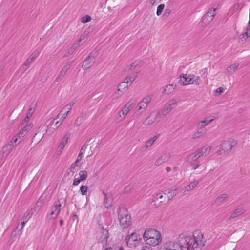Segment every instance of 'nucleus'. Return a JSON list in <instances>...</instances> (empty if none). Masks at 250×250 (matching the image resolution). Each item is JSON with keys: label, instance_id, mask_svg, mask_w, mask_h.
<instances>
[{"label": "nucleus", "instance_id": "bb28decb", "mask_svg": "<svg viewBox=\"0 0 250 250\" xmlns=\"http://www.w3.org/2000/svg\"><path fill=\"white\" fill-rule=\"evenodd\" d=\"M160 134H158L153 136L152 138L148 140L146 144V148H147L151 146L154 142L157 140V139L159 137Z\"/></svg>", "mask_w": 250, "mask_h": 250}, {"label": "nucleus", "instance_id": "ea45409f", "mask_svg": "<svg viewBox=\"0 0 250 250\" xmlns=\"http://www.w3.org/2000/svg\"><path fill=\"white\" fill-rule=\"evenodd\" d=\"M141 63V62L140 60H136L133 63H132L130 65V68H129V70H132V69L136 68L138 65Z\"/></svg>", "mask_w": 250, "mask_h": 250}, {"label": "nucleus", "instance_id": "0e129e2a", "mask_svg": "<svg viewBox=\"0 0 250 250\" xmlns=\"http://www.w3.org/2000/svg\"><path fill=\"white\" fill-rule=\"evenodd\" d=\"M200 166V164L198 163L196 164H192L191 166L193 169H197Z\"/></svg>", "mask_w": 250, "mask_h": 250}, {"label": "nucleus", "instance_id": "603ef678", "mask_svg": "<svg viewBox=\"0 0 250 250\" xmlns=\"http://www.w3.org/2000/svg\"><path fill=\"white\" fill-rule=\"evenodd\" d=\"M82 159V155L81 154H79L75 163L78 165H81L82 164L81 163V161Z\"/></svg>", "mask_w": 250, "mask_h": 250}, {"label": "nucleus", "instance_id": "f8f14e48", "mask_svg": "<svg viewBox=\"0 0 250 250\" xmlns=\"http://www.w3.org/2000/svg\"><path fill=\"white\" fill-rule=\"evenodd\" d=\"M162 241L161 234L156 237H153L149 238L145 242L149 246H156L158 245Z\"/></svg>", "mask_w": 250, "mask_h": 250}, {"label": "nucleus", "instance_id": "58836bf2", "mask_svg": "<svg viewBox=\"0 0 250 250\" xmlns=\"http://www.w3.org/2000/svg\"><path fill=\"white\" fill-rule=\"evenodd\" d=\"M91 20V18L89 15L83 16L81 18V22L83 23H86L89 22Z\"/></svg>", "mask_w": 250, "mask_h": 250}, {"label": "nucleus", "instance_id": "b1692460", "mask_svg": "<svg viewBox=\"0 0 250 250\" xmlns=\"http://www.w3.org/2000/svg\"><path fill=\"white\" fill-rule=\"evenodd\" d=\"M199 158L196 152H194L188 155L186 158V162L188 163H191L193 162L196 161Z\"/></svg>", "mask_w": 250, "mask_h": 250}, {"label": "nucleus", "instance_id": "680f3d73", "mask_svg": "<svg viewBox=\"0 0 250 250\" xmlns=\"http://www.w3.org/2000/svg\"><path fill=\"white\" fill-rule=\"evenodd\" d=\"M159 1V0H149V2L151 5H154L157 4Z\"/></svg>", "mask_w": 250, "mask_h": 250}, {"label": "nucleus", "instance_id": "7c9ffc66", "mask_svg": "<svg viewBox=\"0 0 250 250\" xmlns=\"http://www.w3.org/2000/svg\"><path fill=\"white\" fill-rule=\"evenodd\" d=\"M80 166H81V165L74 163L70 166L69 170L71 172H72L73 174H74L78 170V169H79L78 167H80Z\"/></svg>", "mask_w": 250, "mask_h": 250}, {"label": "nucleus", "instance_id": "864d4df0", "mask_svg": "<svg viewBox=\"0 0 250 250\" xmlns=\"http://www.w3.org/2000/svg\"><path fill=\"white\" fill-rule=\"evenodd\" d=\"M29 115H27L26 117L23 121L22 123L21 124V126H25V125H27V124L28 122Z\"/></svg>", "mask_w": 250, "mask_h": 250}, {"label": "nucleus", "instance_id": "5fc2aeb1", "mask_svg": "<svg viewBox=\"0 0 250 250\" xmlns=\"http://www.w3.org/2000/svg\"><path fill=\"white\" fill-rule=\"evenodd\" d=\"M124 118L125 117H123V116L122 114L121 111L118 113V115L116 116V119L118 120H119V121H121L123 120Z\"/></svg>", "mask_w": 250, "mask_h": 250}, {"label": "nucleus", "instance_id": "c85d7f7f", "mask_svg": "<svg viewBox=\"0 0 250 250\" xmlns=\"http://www.w3.org/2000/svg\"><path fill=\"white\" fill-rule=\"evenodd\" d=\"M198 184L197 181H194L192 182L190 184L187 186L185 188V190L189 191L193 189Z\"/></svg>", "mask_w": 250, "mask_h": 250}, {"label": "nucleus", "instance_id": "79ce46f5", "mask_svg": "<svg viewBox=\"0 0 250 250\" xmlns=\"http://www.w3.org/2000/svg\"><path fill=\"white\" fill-rule=\"evenodd\" d=\"M13 144L14 143L12 142V141L11 140V141H10L8 144L4 146V148H6L7 149H8L10 152L11 151L14 146Z\"/></svg>", "mask_w": 250, "mask_h": 250}, {"label": "nucleus", "instance_id": "aec40b11", "mask_svg": "<svg viewBox=\"0 0 250 250\" xmlns=\"http://www.w3.org/2000/svg\"><path fill=\"white\" fill-rule=\"evenodd\" d=\"M103 194L104 196V207L106 208H108L111 207L112 205V199L109 194L105 193L104 192H103Z\"/></svg>", "mask_w": 250, "mask_h": 250}, {"label": "nucleus", "instance_id": "774afa93", "mask_svg": "<svg viewBox=\"0 0 250 250\" xmlns=\"http://www.w3.org/2000/svg\"><path fill=\"white\" fill-rule=\"evenodd\" d=\"M32 109H30L29 110L28 113H27V115H29V117H30L32 115V112H31Z\"/></svg>", "mask_w": 250, "mask_h": 250}, {"label": "nucleus", "instance_id": "7ed1b4c3", "mask_svg": "<svg viewBox=\"0 0 250 250\" xmlns=\"http://www.w3.org/2000/svg\"><path fill=\"white\" fill-rule=\"evenodd\" d=\"M137 73V72H136L131 74L129 76L126 77L124 82H121L119 84L117 92L115 93L117 97L122 96L127 90L128 85L131 84L132 82L136 79Z\"/></svg>", "mask_w": 250, "mask_h": 250}, {"label": "nucleus", "instance_id": "423d86ee", "mask_svg": "<svg viewBox=\"0 0 250 250\" xmlns=\"http://www.w3.org/2000/svg\"><path fill=\"white\" fill-rule=\"evenodd\" d=\"M161 235V233L157 230L152 229L148 228L144 232L143 237L144 241H146L149 238L153 237H156Z\"/></svg>", "mask_w": 250, "mask_h": 250}, {"label": "nucleus", "instance_id": "338daca9", "mask_svg": "<svg viewBox=\"0 0 250 250\" xmlns=\"http://www.w3.org/2000/svg\"><path fill=\"white\" fill-rule=\"evenodd\" d=\"M36 205L38 207H41L42 205V202L40 200H38L37 202Z\"/></svg>", "mask_w": 250, "mask_h": 250}, {"label": "nucleus", "instance_id": "6e6552de", "mask_svg": "<svg viewBox=\"0 0 250 250\" xmlns=\"http://www.w3.org/2000/svg\"><path fill=\"white\" fill-rule=\"evenodd\" d=\"M135 104V101L134 99H130L121 110L122 114L123 117H125L129 112L132 109Z\"/></svg>", "mask_w": 250, "mask_h": 250}, {"label": "nucleus", "instance_id": "412c9836", "mask_svg": "<svg viewBox=\"0 0 250 250\" xmlns=\"http://www.w3.org/2000/svg\"><path fill=\"white\" fill-rule=\"evenodd\" d=\"M21 127V128L20 129L19 133L17 134L18 136L21 138H23L31 128V126L30 125H25V126H22Z\"/></svg>", "mask_w": 250, "mask_h": 250}, {"label": "nucleus", "instance_id": "c9c22d12", "mask_svg": "<svg viewBox=\"0 0 250 250\" xmlns=\"http://www.w3.org/2000/svg\"><path fill=\"white\" fill-rule=\"evenodd\" d=\"M165 7L164 4H161L157 6L156 14L157 16H159L161 14Z\"/></svg>", "mask_w": 250, "mask_h": 250}, {"label": "nucleus", "instance_id": "3c124183", "mask_svg": "<svg viewBox=\"0 0 250 250\" xmlns=\"http://www.w3.org/2000/svg\"><path fill=\"white\" fill-rule=\"evenodd\" d=\"M215 92L216 96H219L224 92V89L222 87H220L216 89Z\"/></svg>", "mask_w": 250, "mask_h": 250}, {"label": "nucleus", "instance_id": "dca6fc26", "mask_svg": "<svg viewBox=\"0 0 250 250\" xmlns=\"http://www.w3.org/2000/svg\"><path fill=\"white\" fill-rule=\"evenodd\" d=\"M94 61V57L91 55H89L83 62L82 68L83 70H86L90 67Z\"/></svg>", "mask_w": 250, "mask_h": 250}, {"label": "nucleus", "instance_id": "bf43d9fd", "mask_svg": "<svg viewBox=\"0 0 250 250\" xmlns=\"http://www.w3.org/2000/svg\"><path fill=\"white\" fill-rule=\"evenodd\" d=\"M19 139H21V138L19 136H18V135L17 134L12 138L11 141L14 143H16Z\"/></svg>", "mask_w": 250, "mask_h": 250}, {"label": "nucleus", "instance_id": "4468645a", "mask_svg": "<svg viewBox=\"0 0 250 250\" xmlns=\"http://www.w3.org/2000/svg\"><path fill=\"white\" fill-rule=\"evenodd\" d=\"M70 136V134L69 133H67L63 137V139L59 145L58 148H57V151L60 154L62 153L63 149L65 147V145L67 144L68 139L69 138Z\"/></svg>", "mask_w": 250, "mask_h": 250}, {"label": "nucleus", "instance_id": "f3484780", "mask_svg": "<svg viewBox=\"0 0 250 250\" xmlns=\"http://www.w3.org/2000/svg\"><path fill=\"white\" fill-rule=\"evenodd\" d=\"M170 157V156L169 153H166L164 154L155 161V165L157 166L161 165L163 163L167 162L169 159Z\"/></svg>", "mask_w": 250, "mask_h": 250}, {"label": "nucleus", "instance_id": "4c0bfd02", "mask_svg": "<svg viewBox=\"0 0 250 250\" xmlns=\"http://www.w3.org/2000/svg\"><path fill=\"white\" fill-rule=\"evenodd\" d=\"M243 212V210L241 208H238V209H236L234 212L232 214V215H231V218H233V217H235L236 216H238V215H240L241 214H242Z\"/></svg>", "mask_w": 250, "mask_h": 250}, {"label": "nucleus", "instance_id": "c03bdc74", "mask_svg": "<svg viewBox=\"0 0 250 250\" xmlns=\"http://www.w3.org/2000/svg\"><path fill=\"white\" fill-rule=\"evenodd\" d=\"M75 50V49L74 48V47H73L72 46L70 48H69L67 52H66V53L63 56V58H65V57H68L69 55L72 54L73 52Z\"/></svg>", "mask_w": 250, "mask_h": 250}, {"label": "nucleus", "instance_id": "ddd939ff", "mask_svg": "<svg viewBox=\"0 0 250 250\" xmlns=\"http://www.w3.org/2000/svg\"><path fill=\"white\" fill-rule=\"evenodd\" d=\"M211 147L209 146H205L203 147L198 149L196 152L200 158L204 155L208 154L211 150Z\"/></svg>", "mask_w": 250, "mask_h": 250}, {"label": "nucleus", "instance_id": "0eeeda50", "mask_svg": "<svg viewBox=\"0 0 250 250\" xmlns=\"http://www.w3.org/2000/svg\"><path fill=\"white\" fill-rule=\"evenodd\" d=\"M237 143V141L234 139L224 141L221 146V149L224 152H229Z\"/></svg>", "mask_w": 250, "mask_h": 250}, {"label": "nucleus", "instance_id": "09e8293b", "mask_svg": "<svg viewBox=\"0 0 250 250\" xmlns=\"http://www.w3.org/2000/svg\"><path fill=\"white\" fill-rule=\"evenodd\" d=\"M203 134V133L202 131L198 130L194 133V134L193 135V138L195 139L199 138L200 136H201Z\"/></svg>", "mask_w": 250, "mask_h": 250}, {"label": "nucleus", "instance_id": "72a5a7b5", "mask_svg": "<svg viewBox=\"0 0 250 250\" xmlns=\"http://www.w3.org/2000/svg\"><path fill=\"white\" fill-rule=\"evenodd\" d=\"M79 175L80 176V179L82 181H84L87 177V172L85 170H81L79 172Z\"/></svg>", "mask_w": 250, "mask_h": 250}, {"label": "nucleus", "instance_id": "4d7b16f0", "mask_svg": "<svg viewBox=\"0 0 250 250\" xmlns=\"http://www.w3.org/2000/svg\"><path fill=\"white\" fill-rule=\"evenodd\" d=\"M86 149V146H85V145L83 146L82 148H81V149L80 150L79 154H81L82 155L84 154V153H85Z\"/></svg>", "mask_w": 250, "mask_h": 250}, {"label": "nucleus", "instance_id": "c756f323", "mask_svg": "<svg viewBox=\"0 0 250 250\" xmlns=\"http://www.w3.org/2000/svg\"><path fill=\"white\" fill-rule=\"evenodd\" d=\"M239 66V63H234L229 67H228L227 69V71L228 73H229L230 74L233 73L235 72V71L237 69L238 67Z\"/></svg>", "mask_w": 250, "mask_h": 250}, {"label": "nucleus", "instance_id": "de8ad7c7", "mask_svg": "<svg viewBox=\"0 0 250 250\" xmlns=\"http://www.w3.org/2000/svg\"><path fill=\"white\" fill-rule=\"evenodd\" d=\"M31 211L30 210H27L25 213L24 214L23 216H22L21 218V220H24L25 219H27L28 218H30L31 217Z\"/></svg>", "mask_w": 250, "mask_h": 250}, {"label": "nucleus", "instance_id": "e433bc0d", "mask_svg": "<svg viewBox=\"0 0 250 250\" xmlns=\"http://www.w3.org/2000/svg\"><path fill=\"white\" fill-rule=\"evenodd\" d=\"M68 113H65V112H62V110L60 111V112L58 115L57 118H59L60 120L63 121V120L66 117Z\"/></svg>", "mask_w": 250, "mask_h": 250}, {"label": "nucleus", "instance_id": "1a4fd4ad", "mask_svg": "<svg viewBox=\"0 0 250 250\" xmlns=\"http://www.w3.org/2000/svg\"><path fill=\"white\" fill-rule=\"evenodd\" d=\"M159 112L153 111H152L149 116L147 117L146 120L144 121L143 124L146 125H149L154 123L158 118L159 116Z\"/></svg>", "mask_w": 250, "mask_h": 250}, {"label": "nucleus", "instance_id": "6e6d98bb", "mask_svg": "<svg viewBox=\"0 0 250 250\" xmlns=\"http://www.w3.org/2000/svg\"><path fill=\"white\" fill-rule=\"evenodd\" d=\"M82 180L80 179H78V178H75L73 180V185L74 186H77L79 185V184L80 183V182Z\"/></svg>", "mask_w": 250, "mask_h": 250}, {"label": "nucleus", "instance_id": "20e7f679", "mask_svg": "<svg viewBox=\"0 0 250 250\" xmlns=\"http://www.w3.org/2000/svg\"><path fill=\"white\" fill-rule=\"evenodd\" d=\"M152 98V95H148L143 98L140 101L134 108L135 112L143 113L147 108L148 105L150 103Z\"/></svg>", "mask_w": 250, "mask_h": 250}, {"label": "nucleus", "instance_id": "473e14b6", "mask_svg": "<svg viewBox=\"0 0 250 250\" xmlns=\"http://www.w3.org/2000/svg\"><path fill=\"white\" fill-rule=\"evenodd\" d=\"M85 37L84 35H81L79 39L76 41L74 44L72 46L75 49L79 47L82 43V42L84 40Z\"/></svg>", "mask_w": 250, "mask_h": 250}, {"label": "nucleus", "instance_id": "6ab92c4d", "mask_svg": "<svg viewBox=\"0 0 250 250\" xmlns=\"http://www.w3.org/2000/svg\"><path fill=\"white\" fill-rule=\"evenodd\" d=\"M178 238L175 241H168L164 245L166 250H173L175 248H178Z\"/></svg>", "mask_w": 250, "mask_h": 250}, {"label": "nucleus", "instance_id": "f257e3e1", "mask_svg": "<svg viewBox=\"0 0 250 250\" xmlns=\"http://www.w3.org/2000/svg\"><path fill=\"white\" fill-rule=\"evenodd\" d=\"M202 238L203 235L201 232L196 231L192 236H179L178 238V242H180L179 245L184 247L187 250H194L199 246H204L202 241Z\"/></svg>", "mask_w": 250, "mask_h": 250}, {"label": "nucleus", "instance_id": "2eb2a0df", "mask_svg": "<svg viewBox=\"0 0 250 250\" xmlns=\"http://www.w3.org/2000/svg\"><path fill=\"white\" fill-rule=\"evenodd\" d=\"M215 119V117L214 116H210L207 117L205 118L204 120L201 121L198 124V128H203L206 125H207L208 124H209L210 122L213 121Z\"/></svg>", "mask_w": 250, "mask_h": 250}, {"label": "nucleus", "instance_id": "a878e982", "mask_svg": "<svg viewBox=\"0 0 250 250\" xmlns=\"http://www.w3.org/2000/svg\"><path fill=\"white\" fill-rule=\"evenodd\" d=\"M216 8H212L211 9H209L208 11L207 12L206 15L204 16V20L207 17H208L210 18V19L209 20V21H211L213 20V18L215 15V11H216Z\"/></svg>", "mask_w": 250, "mask_h": 250}, {"label": "nucleus", "instance_id": "2f4dec72", "mask_svg": "<svg viewBox=\"0 0 250 250\" xmlns=\"http://www.w3.org/2000/svg\"><path fill=\"white\" fill-rule=\"evenodd\" d=\"M74 104V103L73 102L69 103L62 109V112L64 111L65 113H67L68 114L69 111L72 109V107L73 106Z\"/></svg>", "mask_w": 250, "mask_h": 250}, {"label": "nucleus", "instance_id": "9d476101", "mask_svg": "<svg viewBox=\"0 0 250 250\" xmlns=\"http://www.w3.org/2000/svg\"><path fill=\"white\" fill-rule=\"evenodd\" d=\"M62 205L58 204L52 207L49 216L52 219H56L61 210Z\"/></svg>", "mask_w": 250, "mask_h": 250}, {"label": "nucleus", "instance_id": "4be33fe9", "mask_svg": "<svg viewBox=\"0 0 250 250\" xmlns=\"http://www.w3.org/2000/svg\"><path fill=\"white\" fill-rule=\"evenodd\" d=\"M189 77L188 82H190L189 84H199V82L201 81L200 77L194 75L188 74Z\"/></svg>", "mask_w": 250, "mask_h": 250}, {"label": "nucleus", "instance_id": "5701e85b", "mask_svg": "<svg viewBox=\"0 0 250 250\" xmlns=\"http://www.w3.org/2000/svg\"><path fill=\"white\" fill-rule=\"evenodd\" d=\"M108 237V231L106 229H103L102 235L101 236V238L102 239V240H101V242L103 244L104 246H107Z\"/></svg>", "mask_w": 250, "mask_h": 250}, {"label": "nucleus", "instance_id": "37998d69", "mask_svg": "<svg viewBox=\"0 0 250 250\" xmlns=\"http://www.w3.org/2000/svg\"><path fill=\"white\" fill-rule=\"evenodd\" d=\"M83 122V117H78L76 119V120L75 121V123H74V125L76 126H78L82 124Z\"/></svg>", "mask_w": 250, "mask_h": 250}, {"label": "nucleus", "instance_id": "8fccbe9b", "mask_svg": "<svg viewBox=\"0 0 250 250\" xmlns=\"http://www.w3.org/2000/svg\"><path fill=\"white\" fill-rule=\"evenodd\" d=\"M40 52L38 50H35L34 51L30 57L33 58L34 60L36 59V58L39 55Z\"/></svg>", "mask_w": 250, "mask_h": 250}, {"label": "nucleus", "instance_id": "cd10ccee", "mask_svg": "<svg viewBox=\"0 0 250 250\" xmlns=\"http://www.w3.org/2000/svg\"><path fill=\"white\" fill-rule=\"evenodd\" d=\"M175 88L173 84L167 85L163 90V93L168 94L172 93Z\"/></svg>", "mask_w": 250, "mask_h": 250}, {"label": "nucleus", "instance_id": "13d9d810", "mask_svg": "<svg viewBox=\"0 0 250 250\" xmlns=\"http://www.w3.org/2000/svg\"><path fill=\"white\" fill-rule=\"evenodd\" d=\"M178 242L177 243V244L178 245V248H175V249L173 250H185V247H182L181 245H179L180 242Z\"/></svg>", "mask_w": 250, "mask_h": 250}, {"label": "nucleus", "instance_id": "49530a36", "mask_svg": "<svg viewBox=\"0 0 250 250\" xmlns=\"http://www.w3.org/2000/svg\"><path fill=\"white\" fill-rule=\"evenodd\" d=\"M35 60L32 58L30 56L27 59L26 62H24L23 66H28L31 63L33 62Z\"/></svg>", "mask_w": 250, "mask_h": 250}, {"label": "nucleus", "instance_id": "f03ea898", "mask_svg": "<svg viewBox=\"0 0 250 250\" xmlns=\"http://www.w3.org/2000/svg\"><path fill=\"white\" fill-rule=\"evenodd\" d=\"M117 213L118 219L122 228L126 229L132 225L131 216L126 208L119 207L117 210Z\"/></svg>", "mask_w": 250, "mask_h": 250}, {"label": "nucleus", "instance_id": "9b49d317", "mask_svg": "<svg viewBox=\"0 0 250 250\" xmlns=\"http://www.w3.org/2000/svg\"><path fill=\"white\" fill-rule=\"evenodd\" d=\"M71 65V62H67L66 65H65L62 70H61L59 75L56 78V81L59 82L61 81L64 77L66 72L69 69Z\"/></svg>", "mask_w": 250, "mask_h": 250}, {"label": "nucleus", "instance_id": "a211bd4d", "mask_svg": "<svg viewBox=\"0 0 250 250\" xmlns=\"http://www.w3.org/2000/svg\"><path fill=\"white\" fill-rule=\"evenodd\" d=\"M138 235L135 232H132L126 237L127 244L134 245L138 242Z\"/></svg>", "mask_w": 250, "mask_h": 250}, {"label": "nucleus", "instance_id": "a19ab883", "mask_svg": "<svg viewBox=\"0 0 250 250\" xmlns=\"http://www.w3.org/2000/svg\"><path fill=\"white\" fill-rule=\"evenodd\" d=\"M88 187L86 186L82 185L80 187V192L82 195H84L86 194V192H87Z\"/></svg>", "mask_w": 250, "mask_h": 250}, {"label": "nucleus", "instance_id": "f704fd0d", "mask_svg": "<svg viewBox=\"0 0 250 250\" xmlns=\"http://www.w3.org/2000/svg\"><path fill=\"white\" fill-rule=\"evenodd\" d=\"M227 197V195L226 194H222L220 196L217 197L216 199L215 202L216 203L219 204L223 202L225 200Z\"/></svg>", "mask_w": 250, "mask_h": 250}, {"label": "nucleus", "instance_id": "39448f33", "mask_svg": "<svg viewBox=\"0 0 250 250\" xmlns=\"http://www.w3.org/2000/svg\"><path fill=\"white\" fill-rule=\"evenodd\" d=\"M177 103V102L174 99H172L167 102L162 109V115H166L169 113L172 109L176 107Z\"/></svg>", "mask_w": 250, "mask_h": 250}, {"label": "nucleus", "instance_id": "a18cd8bd", "mask_svg": "<svg viewBox=\"0 0 250 250\" xmlns=\"http://www.w3.org/2000/svg\"><path fill=\"white\" fill-rule=\"evenodd\" d=\"M27 220H28V219H26L25 220H22V222H21V224H18V225L17 229H19L21 227L20 234H21V230L23 228V227H24L25 223L27 221Z\"/></svg>", "mask_w": 250, "mask_h": 250}, {"label": "nucleus", "instance_id": "e2e57ef3", "mask_svg": "<svg viewBox=\"0 0 250 250\" xmlns=\"http://www.w3.org/2000/svg\"><path fill=\"white\" fill-rule=\"evenodd\" d=\"M243 36H246L247 37L250 36V28L247 30L246 32L243 34Z\"/></svg>", "mask_w": 250, "mask_h": 250}, {"label": "nucleus", "instance_id": "393cba45", "mask_svg": "<svg viewBox=\"0 0 250 250\" xmlns=\"http://www.w3.org/2000/svg\"><path fill=\"white\" fill-rule=\"evenodd\" d=\"M188 74H182L180 76V82L183 85H187L189 84L190 82H188L189 77H188Z\"/></svg>", "mask_w": 250, "mask_h": 250}, {"label": "nucleus", "instance_id": "69168bd1", "mask_svg": "<svg viewBox=\"0 0 250 250\" xmlns=\"http://www.w3.org/2000/svg\"><path fill=\"white\" fill-rule=\"evenodd\" d=\"M141 250H152V249L149 246H145L142 247Z\"/></svg>", "mask_w": 250, "mask_h": 250}, {"label": "nucleus", "instance_id": "052dcab7", "mask_svg": "<svg viewBox=\"0 0 250 250\" xmlns=\"http://www.w3.org/2000/svg\"><path fill=\"white\" fill-rule=\"evenodd\" d=\"M62 122V121L61 120V123H60V121H57L56 122H55V128H54V130H56L58 128V127L60 125Z\"/></svg>", "mask_w": 250, "mask_h": 250}]
</instances>
